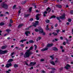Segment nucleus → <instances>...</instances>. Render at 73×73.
Instances as JSON below:
<instances>
[{
  "label": "nucleus",
  "mask_w": 73,
  "mask_h": 73,
  "mask_svg": "<svg viewBox=\"0 0 73 73\" xmlns=\"http://www.w3.org/2000/svg\"><path fill=\"white\" fill-rule=\"evenodd\" d=\"M30 49L27 50V52H25L23 55L24 57L25 58H28V57H29L30 55L32 54V53L30 52Z\"/></svg>",
  "instance_id": "f257e3e1"
},
{
  "label": "nucleus",
  "mask_w": 73,
  "mask_h": 73,
  "mask_svg": "<svg viewBox=\"0 0 73 73\" xmlns=\"http://www.w3.org/2000/svg\"><path fill=\"white\" fill-rule=\"evenodd\" d=\"M1 7L5 9H8V5L5 3V2H3L1 4Z\"/></svg>",
  "instance_id": "f03ea898"
},
{
  "label": "nucleus",
  "mask_w": 73,
  "mask_h": 73,
  "mask_svg": "<svg viewBox=\"0 0 73 73\" xmlns=\"http://www.w3.org/2000/svg\"><path fill=\"white\" fill-rule=\"evenodd\" d=\"M8 52V51L7 50L3 51L1 50H0V54H5V53H7Z\"/></svg>",
  "instance_id": "7ed1b4c3"
},
{
  "label": "nucleus",
  "mask_w": 73,
  "mask_h": 73,
  "mask_svg": "<svg viewBox=\"0 0 73 73\" xmlns=\"http://www.w3.org/2000/svg\"><path fill=\"white\" fill-rule=\"evenodd\" d=\"M59 17L60 19H62L63 20H64L65 19V14H64L61 16Z\"/></svg>",
  "instance_id": "20e7f679"
},
{
  "label": "nucleus",
  "mask_w": 73,
  "mask_h": 73,
  "mask_svg": "<svg viewBox=\"0 0 73 73\" xmlns=\"http://www.w3.org/2000/svg\"><path fill=\"white\" fill-rule=\"evenodd\" d=\"M44 31H43V29L41 28V27H40L39 29V33L40 34H41Z\"/></svg>",
  "instance_id": "39448f33"
},
{
  "label": "nucleus",
  "mask_w": 73,
  "mask_h": 73,
  "mask_svg": "<svg viewBox=\"0 0 73 73\" xmlns=\"http://www.w3.org/2000/svg\"><path fill=\"white\" fill-rule=\"evenodd\" d=\"M70 67V66L69 64H68L66 65V66L64 67L65 69H66V70H68L69 69V68Z\"/></svg>",
  "instance_id": "423d86ee"
},
{
  "label": "nucleus",
  "mask_w": 73,
  "mask_h": 73,
  "mask_svg": "<svg viewBox=\"0 0 73 73\" xmlns=\"http://www.w3.org/2000/svg\"><path fill=\"white\" fill-rule=\"evenodd\" d=\"M36 62H31L30 64V66H34L35 65H36Z\"/></svg>",
  "instance_id": "0eeeda50"
},
{
  "label": "nucleus",
  "mask_w": 73,
  "mask_h": 73,
  "mask_svg": "<svg viewBox=\"0 0 73 73\" xmlns=\"http://www.w3.org/2000/svg\"><path fill=\"white\" fill-rule=\"evenodd\" d=\"M53 45V43H51L50 44H48L47 45V47L48 48H49V47H51Z\"/></svg>",
  "instance_id": "6e6552de"
},
{
  "label": "nucleus",
  "mask_w": 73,
  "mask_h": 73,
  "mask_svg": "<svg viewBox=\"0 0 73 73\" xmlns=\"http://www.w3.org/2000/svg\"><path fill=\"white\" fill-rule=\"evenodd\" d=\"M11 66L12 64H11V63H10V64H8L6 65V67L7 68H9L10 66Z\"/></svg>",
  "instance_id": "1a4fd4ad"
},
{
  "label": "nucleus",
  "mask_w": 73,
  "mask_h": 73,
  "mask_svg": "<svg viewBox=\"0 0 73 73\" xmlns=\"http://www.w3.org/2000/svg\"><path fill=\"white\" fill-rule=\"evenodd\" d=\"M40 15V14H37L36 16V18L37 20H39V17L38 16Z\"/></svg>",
  "instance_id": "9d476101"
},
{
  "label": "nucleus",
  "mask_w": 73,
  "mask_h": 73,
  "mask_svg": "<svg viewBox=\"0 0 73 73\" xmlns=\"http://www.w3.org/2000/svg\"><path fill=\"white\" fill-rule=\"evenodd\" d=\"M28 34H30V32L29 31H26L25 32V34L27 36H28Z\"/></svg>",
  "instance_id": "9b49d317"
},
{
  "label": "nucleus",
  "mask_w": 73,
  "mask_h": 73,
  "mask_svg": "<svg viewBox=\"0 0 73 73\" xmlns=\"http://www.w3.org/2000/svg\"><path fill=\"white\" fill-rule=\"evenodd\" d=\"M48 49V48H44L42 49H41V52H44V51H45V50H47Z\"/></svg>",
  "instance_id": "f8f14e48"
},
{
  "label": "nucleus",
  "mask_w": 73,
  "mask_h": 73,
  "mask_svg": "<svg viewBox=\"0 0 73 73\" xmlns=\"http://www.w3.org/2000/svg\"><path fill=\"white\" fill-rule=\"evenodd\" d=\"M24 24L23 23L19 25L18 26V28H21V27Z\"/></svg>",
  "instance_id": "ddd939ff"
},
{
  "label": "nucleus",
  "mask_w": 73,
  "mask_h": 73,
  "mask_svg": "<svg viewBox=\"0 0 73 73\" xmlns=\"http://www.w3.org/2000/svg\"><path fill=\"white\" fill-rule=\"evenodd\" d=\"M53 50H54V51H58V48L57 47H54L53 48Z\"/></svg>",
  "instance_id": "4468645a"
},
{
  "label": "nucleus",
  "mask_w": 73,
  "mask_h": 73,
  "mask_svg": "<svg viewBox=\"0 0 73 73\" xmlns=\"http://www.w3.org/2000/svg\"><path fill=\"white\" fill-rule=\"evenodd\" d=\"M46 11H48V13H49L51 11V9H50V7H48L46 9Z\"/></svg>",
  "instance_id": "2eb2a0df"
},
{
  "label": "nucleus",
  "mask_w": 73,
  "mask_h": 73,
  "mask_svg": "<svg viewBox=\"0 0 73 73\" xmlns=\"http://www.w3.org/2000/svg\"><path fill=\"white\" fill-rule=\"evenodd\" d=\"M33 26L35 27H37V24L36 23H35L34 24H33L32 25H31L29 27V28H31V27H32Z\"/></svg>",
  "instance_id": "dca6fc26"
},
{
  "label": "nucleus",
  "mask_w": 73,
  "mask_h": 73,
  "mask_svg": "<svg viewBox=\"0 0 73 73\" xmlns=\"http://www.w3.org/2000/svg\"><path fill=\"white\" fill-rule=\"evenodd\" d=\"M65 40L66 41V44H70V42H69V40L66 38L65 39Z\"/></svg>",
  "instance_id": "f3484780"
},
{
  "label": "nucleus",
  "mask_w": 73,
  "mask_h": 73,
  "mask_svg": "<svg viewBox=\"0 0 73 73\" xmlns=\"http://www.w3.org/2000/svg\"><path fill=\"white\" fill-rule=\"evenodd\" d=\"M47 13H48V12H47V11H44L43 13V16H44V17H45V16H46V15H45L47 14Z\"/></svg>",
  "instance_id": "a211bd4d"
},
{
  "label": "nucleus",
  "mask_w": 73,
  "mask_h": 73,
  "mask_svg": "<svg viewBox=\"0 0 73 73\" xmlns=\"http://www.w3.org/2000/svg\"><path fill=\"white\" fill-rule=\"evenodd\" d=\"M56 19L58 20L59 21V23H61L62 21H61L60 20V18L58 17H56Z\"/></svg>",
  "instance_id": "6ab92c4d"
},
{
  "label": "nucleus",
  "mask_w": 73,
  "mask_h": 73,
  "mask_svg": "<svg viewBox=\"0 0 73 73\" xmlns=\"http://www.w3.org/2000/svg\"><path fill=\"white\" fill-rule=\"evenodd\" d=\"M56 7H58V8H62V6L61 5H56Z\"/></svg>",
  "instance_id": "aec40b11"
},
{
  "label": "nucleus",
  "mask_w": 73,
  "mask_h": 73,
  "mask_svg": "<svg viewBox=\"0 0 73 73\" xmlns=\"http://www.w3.org/2000/svg\"><path fill=\"white\" fill-rule=\"evenodd\" d=\"M50 63L51 64H52V65H55V63H54V62L53 61H50Z\"/></svg>",
  "instance_id": "412c9836"
},
{
  "label": "nucleus",
  "mask_w": 73,
  "mask_h": 73,
  "mask_svg": "<svg viewBox=\"0 0 73 73\" xmlns=\"http://www.w3.org/2000/svg\"><path fill=\"white\" fill-rule=\"evenodd\" d=\"M63 69H64L63 67H60L59 68V70L60 71V72H61V71L63 70Z\"/></svg>",
  "instance_id": "4be33fe9"
},
{
  "label": "nucleus",
  "mask_w": 73,
  "mask_h": 73,
  "mask_svg": "<svg viewBox=\"0 0 73 73\" xmlns=\"http://www.w3.org/2000/svg\"><path fill=\"white\" fill-rule=\"evenodd\" d=\"M49 25H47L46 26V30H47V31H49V28L48 26Z\"/></svg>",
  "instance_id": "5701e85b"
},
{
  "label": "nucleus",
  "mask_w": 73,
  "mask_h": 73,
  "mask_svg": "<svg viewBox=\"0 0 73 73\" xmlns=\"http://www.w3.org/2000/svg\"><path fill=\"white\" fill-rule=\"evenodd\" d=\"M27 41V39H23V40H20V42L23 43V42L24 41Z\"/></svg>",
  "instance_id": "b1692460"
},
{
  "label": "nucleus",
  "mask_w": 73,
  "mask_h": 73,
  "mask_svg": "<svg viewBox=\"0 0 73 73\" xmlns=\"http://www.w3.org/2000/svg\"><path fill=\"white\" fill-rule=\"evenodd\" d=\"M7 47V46H2L1 48V49H5Z\"/></svg>",
  "instance_id": "393cba45"
},
{
  "label": "nucleus",
  "mask_w": 73,
  "mask_h": 73,
  "mask_svg": "<svg viewBox=\"0 0 73 73\" xmlns=\"http://www.w3.org/2000/svg\"><path fill=\"white\" fill-rule=\"evenodd\" d=\"M29 41L30 43H34V41H33V40H29Z\"/></svg>",
  "instance_id": "a878e982"
},
{
  "label": "nucleus",
  "mask_w": 73,
  "mask_h": 73,
  "mask_svg": "<svg viewBox=\"0 0 73 73\" xmlns=\"http://www.w3.org/2000/svg\"><path fill=\"white\" fill-rule=\"evenodd\" d=\"M6 32H7L8 33H9V32H11V30L9 29H8L6 30Z\"/></svg>",
  "instance_id": "bb28decb"
},
{
  "label": "nucleus",
  "mask_w": 73,
  "mask_h": 73,
  "mask_svg": "<svg viewBox=\"0 0 73 73\" xmlns=\"http://www.w3.org/2000/svg\"><path fill=\"white\" fill-rule=\"evenodd\" d=\"M13 61V60L12 59H10L8 61V62H12Z\"/></svg>",
  "instance_id": "cd10ccee"
},
{
  "label": "nucleus",
  "mask_w": 73,
  "mask_h": 73,
  "mask_svg": "<svg viewBox=\"0 0 73 73\" xmlns=\"http://www.w3.org/2000/svg\"><path fill=\"white\" fill-rule=\"evenodd\" d=\"M54 19V18H56V16L55 15H52L51 16V17L50 18V19Z\"/></svg>",
  "instance_id": "c85d7f7f"
},
{
  "label": "nucleus",
  "mask_w": 73,
  "mask_h": 73,
  "mask_svg": "<svg viewBox=\"0 0 73 73\" xmlns=\"http://www.w3.org/2000/svg\"><path fill=\"white\" fill-rule=\"evenodd\" d=\"M27 2V1H23L22 3H21V4H25Z\"/></svg>",
  "instance_id": "c756f323"
},
{
  "label": "nucleus",
  "mask_w": 73,
  "mask_h": 73,
  "mask_svg": "<svg viewBox=\"0 0 73 73\" xmlns=\"http://www.w3.org/2000/svg\"><path fill=\"white\" fill-rule=\"evenodd\" d=\"M45 22L46 23H49L50 22V21H49V20L47 19L45 20Z\"/></svg>",
  "instance_id": "7c9ffc66"
},
{
  "label": "nucleus",
  "mask_w": 73,
  "mask_h": 73,
  "mask_svg": "<svg viewBox=\"0 0 73 73\" xmlns=\"http://www.w3.org/2000/svg\"><path fill=\"white\" fill-rule=\"evenodd\" d=\"M14 68H17V67H18V65L15 64L14 66Z\"/></svg>",
  "instance_id": "2f4dec72"
},
{
  "label": "nucleus",
  "mask_w": 73,
  "mask_h": 73,
  "mask_svg": "<svg viewBox=\"0 0 73 73\" xmlns=\"http://www.w3.org/2000/svg\"><path fill=\"white\" fill-rule=\"evenodd\" d=\"M35 32H39V30L37 29H35Z\"/></svg>",
  "instance_id": "473e14b6"
},
{
  "label": "nucleus",
  "mask_w": 73,
  "mask_h": 73,
  "mask_svg": "<svg viewBox=\"0 0 73 73\" xmlns=\"http://www.w3.org/2000/svg\"><path fill=\"white\" fill-rule=\"evenodd\" d=\"M24 16V17H27L29 16V14L25 15Z\"/></svg>",
  "instance_id": "72a5a7b5"
},
{
  "label": "nucleus",
  "mask_w": 73,
  "mask_h": 73,
  "mask_svg": "<svg viewBox=\"0 0 73 73\" xmlns=\"http://www.w3.org/2000/svg\"><path fill=\"white\" fill-rule=\"evenodd\" d=\"M4 25V23L3 22H2V23H0V25L1 26H2L3 25Z\"/></svg>",
  "instance_id": "f704fd0d"
},
{
  "label": "nucleus",
  "mask_w": 73,
  "mask_h": 73,
  "mask_svg": "<svg viewBox=\"0 0 73 73\" xmlns=\"http://www.w3.org/2000/svg\"><path fill=\"white\" fill-rule=\"evenodd\" d=\"M50 58H51L52 60H54V58L53 57V55L50 56Z\"/></svg>",
  "instance_id": "c9c22d12"
},
{
  "label": "nucleus",
  "mask_w": 73,
  "mask_h": 73,
  "mask_svg": "<svg viewBox=\"0 0 73 73\" xmlns=\"http://www.w3.org/2000/svg\"><path fill=\"white\" fill-rule=\"evenodd\" d=\"M52 34H53L54 36H57V34L56 33H52Z\"/></svg>",
  "instance_id": "e433bc0d"
},
{
  "label": "nucleus",
  "mask_w": 73,
  "mask_h": 73,
  "mask_svg": "<svg viewBox=\"0 0 73 73\" xmlns=\"http://www.w3.org/2000/svg\"><path fill=\"white\" fill-rule=\"evenodd\" d=\"M16 5H14L13 7V9H15L16 8Z\"/></svg>",
  "instance_id": "4c0bfd02"
},
{
  "label": "nucleus",
  "mask_w": 73,
  "mask_h": 73,
  "mask_svg": "<svg viewBox=\"0 0 73 73\" xmlns=\"http://www.w3.org/2000/svg\"><path fill=\"white\" fill-rule=\"evenodd\" d=\"M32 7H30L29 9V12H32Z\"/></svg>",
  "instance_id": "58836bf2"
},
{
  "label": "nucleus",
  "mask_w": 73,
  "mask_h": 73,
  "mask_svg": "<svg viewBox=\"0 0 73 73\" xmlns=\"http://www.w3.org/2000/svg\"><path fill=\"white\" fill-rule=\"evenodd\" d=\"M68 22H71V21H72V19H68Z\"/></svg>",
  "instance_id": "ea45409f"
},
{
  "label": "nucleus",
  "mask_w": 73,
  "mask_h": 73,
  "mask_svg": "<svg viewBox=\"0 0 73 73\" xmlns=\"http://www.w3.org/2000/svg\"><path fill=\"white\" fill-rule=\"evenodd\" d=\"M29 49L31 50H32L33 49V46H31L29 48Z\"/></svg>",
  "instance_id": "a19ab883"
},
{
  "label": "nucleus",
  "mask_w": 73,
  "mask_h": 73,
  "mask_svg": "<svg viewBox=\"0 0 73 73\" xmlns=\"http://www.w3.org/2000/svg\"><path fill=\"white\" fill-rule=\"evenodd\" d=\"M35 23H36V24L37 25V24H38V23H39V22H38V21H35Z\"/></svg>",
  "instance_id": "79ce46f5"
},
{
  "label": "nucleus",
  "mask_w": 73,
  "mask_h": 73,
  "mask_svg": "<svg viewBox=\"0 0 73 73\" xmlns=\"http://www.w3.org/2000/svg\"><path fill=\"white\" fill-rule=\"evenodd\" d=\"M40 61H41V62H43V61H44V59H40Z\"/></svg>",
  "instance_id": "37998d69"
},
{
  "label": "nucleus",
  "mask_w": 73,
  "mask_h": 73,
  "mask_svg": "<svg viewBox=\"0 0 73 73\" xmlns=\"http://www.w3.org/2000/svg\"><path fill=\"white\" fill-rule=\"evenodd\" d=\"M10 22L11 23H13V21H12V19H10Z\"/></svg>",
  "instance_id": "c03bdc74"
},
{
  "label": "nucleus",
  "mask_w": 73,
  "mask_h": 73,
  "mask_svg": "<svg viewBox=\"0 0 73 73\" xmlns=\"http://www.w3.org/2000/svg\"><path fill=\"white\" fill-rule=\"evenodd\" d=\"M48 0H45L44 2V3H47V2H48Z\"/></svg>",
  "instance_id": "a18cd8bd"
},
{
  "label": "nucleus",
  "mask_w": 73,
  "mask_h": 73,
  "mask_svg": "<svg viewBox=\"0 0 73 73\" xmlns=\"http://www.w3.org/2000/svg\"><path fill=\"white\" fill-rule=\"evenodd\" d=\"M56 32H57V33H58V32H60V30L58 29H57L56 30Z\"/></svg>",
  "instance_id": "49530a36"
},
{
  "label": "nucleus",
  "mask_w": 73,
  "mask_h": 73,
  "mask_svg": "<svg viewBox=\"0 0 73 73\" xmlns=\"http://www.w3.org/2000/svg\"><path fill=\"white\" fill-rule=\"evenodd\" d=\"M51 69H52V70H56V68H51Z\"/></svg>",
  "instance_id": "de8ad7c7"
},
{
  "label": "nucleus",
  "mask_w": 73,
  "mask_h": 73,
  "mask_svg": "<svg viewBox=\"0 0 73 73\" xmlns=\"http://www.w3.org/2000/svg\"><path fill=\"white\" fill-rule=\"evenodd\" d=\"M58 25V24L57 23H56L54 25L55 27H57V26Z\"/></svg>",
  "instance_id": "09e8293b"
},
{
  "label": "nucleus",
  "mask_w": 73,
  "mask_h": 73,
  "mask_svg": "<svg viewBox=\"0 0 73 73\" xmlns=\"http://www.w3.org/2000/svg\"><path fill=\"white\" fill-rule=\"evenodd\" d=\"M42 33V35H45V32H44V31Z\"/></svg>",
  "instance_id": "8fccbe9b"
},
{
  "label": "nucleus",
  "mask_w": 73,
  "mask_h": 73,
  "mask_svg": "<svg viewBox=\"0 0 73 73\" xmlns=\"http://www.w3.org/2000/svg\"><path fill=\"white\" fill-rule=\"evenodd\" d=\"M33 5L34 6V7L35 8H37V7H36V5H35V4H33Z\"/></svg>",
  "instance_id": "3c124183"
},
{
  "label": "nucleus",
  "mask_w": 73,
  "mask_h": 73,
  "mask_svg": "<svg viewBox=\"0 0 73 73\" xmlns=\"http://www.w3.org/2000/svg\"><path fill=\"white\" fill-rule=\"evenodd\" d=\"M63 44L64 45H66V42H64L63 43Z\"/></svg>",
  "instance_id": "603ef678"
},
{
  "label": "nucleus",
  "mask_w": 73,
  "mask_h": 73,
  "mask_svg": "<svg viewBox=\"0 0 73 73\" xmlns=\"http://www.w3.org/2000/svg\"><path fill=\"white\" fill-rule=\"evenodd\" d=\"M25 64L26 65H27L28 66V63H27V62L25 61Z\"/></svg>",
  "instance_id": "864d4df0"
},
{
  "label": "nucleus",
  "mask_w": 73,
  "mask_h": 73,
  "mask_svg": "<svg viewBox=\"0 0 73 73\" xmlns=\"http://www.w3.org/2000/svg\"><path fill=\"white\" fill-rule=\"evenodd\" d=\"M33 69V66H32L31 68H30V70H32V69Z\"/></svg>",
  "instance_id": "5fc2aeb1"
},
{
  "label": "nucleus",
  "mask_w": 73,
  "mask_h": 73,
  "mask_svg": "<svg viewBox=\"0 0 73 73\" xmlns=\"http://www.w3.org/2000/svg\"><path fill=\"white\" fill-rule=\"evenodd\" d=\"M70 13L71 14H72V13H73V11L72 10H71L70 11Z\"/></svg>",
  "instance_id": "6e6d98bb"
},
{
  "label": "nucleus",
  "mask_w": 73,
  "mask_h": 73,
  "mask_svg": "<svg viewBox=\"0 0 73 73\" xmlns=\"http://www.w3.org/2000/svg\"><path fill=\"white\" fill-rule=\"evenodd\" d=\"M30 21H33V18H31L30 19Z\"/></svg>",
  "instance_id": "4d7b16f0"
},
{
  "label": "nucleus",
  "mask_w": 73,
  "mask_h": 73,
  "mask_svg": "<svg viewBox=\"0 0 73 73\" xmlns=\"http://www.w3.org/2000/svg\"><path fill=\"white\" fill-rule=\"evenodd\" d=\"M15 54V52H13L11 53V56H12L13 54Z\"/></svg>",
  "instance_id": "13d9d810"
},
{
  "label": "nucleus",
  "mask_w": 73,
  "mask_h": 73,
  "mask_svg": "<svg viewBox=\"0 0 73 73\" xmlns=\"http://www.w3.org/2000/svg\"><path fill=\"white\" fill-rule=\"evenodd\" d=\"M60 40H63V37L62 36H61L60 38Z\"/></svg>",
  "instance_id": "bf43d9fd"
},
{
  "label": "nucleus",
  "mask_w": 73,
  "mask_h": 73,
  "mask_svg": "<svg viewBox=\"0 0 73 73\" xmlns=\"http://www.w3.org/2000/svg\"><path fill=\"white\" fill-rule=\"evenodd\" d=\"M34 46L35 48H37V45L36 44L34 45Z\"/></svg>",
  "instance_id": "052dcab7"
},
{
  "label": "nucleus",
  "mask_w": 73,
  "mask_h": 73,
  "mask_svg": "<svg viewBox=\"0 0 73 73\" xmlns=\"http://www.w3.org/2000/svg\"><path fill=\"white\" fill-rule=\"evenodd\" d=\"M41 37H38V40H40V39H41Z\"/></svg>",
  "instance_id": "680f3d73"
},
{
  "label": "nucleus",
  "mask_w": 73,
  "mask_h": 73,
  "mask_svg": "<svg viewBox=\"0 0 73 73\" xmlns=\"http://www.w3.org/2000/svg\"><path fill=\"white\" fill-rule=\"evenodd\" d=\"M3 14H1L0 16V17H2L3 16Z\"/></svg>",
  "instance_id": "e2e57ef3"
},
{
  "label": "nucleus",
  "mask_w": 73,
  "mask_h": 73,
  "mask_svg": "<svg viewBox=\"0 0 73 73\" xmlns=\"http://www.w3.org/2000/svg\"><path fill=\"white\" fill-rule=\"evenodd\" d=\"M21 9H20V10H19V13H21Z\"/></svg>",
  "instance_id": "0e129e2a"
},
{
  "label": "nucleus",
  "mask_w": 73,
  "mask_h": 73,
  "mask_svg": "<svg viewBox=\"0 0 73 73\" xmlns=\"http://www.w3.org/2000/svg\"><path fill=\"white\" fill-rule=\"evenodd\" d=\"M62 52H65V50H64V49H62Z\"/></svg>",
  "instance_id": "69168bd1"
},
{
  "label": "nucleus",
  "mask_w": 73,
  "mask_h": 73,
  "mask_svg": "<svg viewBox=\"0 0 73 73\" xmlns=\"http://www.w3.org/2000/svg\"><path fill=\"white\" fill-rule=\"evenodd\" d=\"M9 26L10 27H11V26H12V25L11 24H9Z\"/></svg>",
  "instance_id": "338daca9"
},
{
  "label": "nucleus",
  "mask_w": 73,
  "mask_h": 73,
  "mask_svg": "<svg viewBox=\"0 0 73 73\" xmlns=\"http://www.w3.org/2000/svg\"><path fill=\"white\" fill-rule=\"evenodd\" d=\"M6 73H9V72L8 71H6Z\"/></svg>",
  "instance_id": "774afa93"
}]
</instances>
